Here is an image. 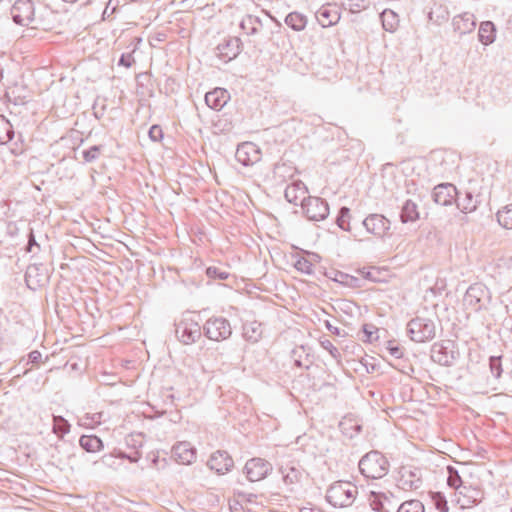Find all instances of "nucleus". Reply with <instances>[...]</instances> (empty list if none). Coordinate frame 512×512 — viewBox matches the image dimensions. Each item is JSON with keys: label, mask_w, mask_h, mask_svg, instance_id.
I'll return each instance as SVG.
<instances>
[{"label": "nucleus", "mask_w": 512, "mask_h": 512, "mask_svg": "<svg viewBox=\"0 0 512 512\" xmlns=\"http://www.w3.org/2000/svg\"><path fill=\"white\" fill-rule=\"evenodd\" d=\"M205 330L208 338L215 341L223 340L231 334L229 322L222 318H215L207 321Z\"/></svg>", "instance_id": "9d476101"}, {"label": "nucleus", "mask_w": 512, "mask_h": 512, "mask_svg": "<svg viewBox=\"0 0 512 512\" xmlns=\"http://www.w3.org/2000/svg\"><path fill=\"white\" fill-rule=\"evenodd\" d=\"M98 152H99V149L97 147H94V148L90 149L89 151H87L85 153L86 160H90L92 158H95L97 156Z\"/></svg>", "instance_id": "e433bc0d"}, {"label": "nucleus", "mask_w": 512, "mask_h": 512, "mask_svg": "<svg viewBox=\"0 0 512 512\" xmlns=\"http://www.w3.org/2000/svg\"><path fill=\"white\" fill-rule=\"evenodd\" d=\"M291 472H292V476L287 474L285 476V481L289 482V483H293L294 481H298V472L295 469H292Z\"/></svg>", "instance_id": "c9c22d12"}, {"label": "nucleus", "mask_w": 512, "mask_h": 512, "mask_svg": "<svg viewBox=\"0 0 512 512\" xmlns=\"http://www.w3.org/2000/svg\"><path fill=\"white\" fill-rule=\"evenodd\" d=\"M363 333H364V342H373L378 340V331L379 329L373 325V324H364L362 327Z\"/></svg>", "instance_id": "bb28decb"}, {"label": "nucleus", "mask_w": 512, "mask_h": 512, "mask_svg": "<svg viewBox=\"0 0 512 512\" xmlns=\"http://www.w3.org/2000/svg\"><path fill=\"white\" fill-rule=\"evenodd\" d=\"M483 499V493L478 487L471 485L462 486L455 491L453 503L462 510L471 509Z\"/></svg>", "instance_id": "20e7f679"}, {"label": "nucleus", "mask_w": 512, "mask_h": 512, "mask_svg": "<svg viewBox=\"0 0 512 512\" xmlns=\"http://www.w3.org/2000/svg\"><path fill=\"white\" fill-rule=\"evenodd\" d=\"M14 136V130L11 123L0 115V145L8 143Z\"/></svg>", "instance_id": "b1692460"}, {"label": "nucleus", "mask_w": 512, "mask_h": 512, "mask_svg": "<svg viewBox=\"0 0 512 512\" xmlns=\"http://www.w3.org/2000/svg\"><path fill=\"white\" fill-rule=\"evenodd\" d=\"M364 226L371 234L383 238L390 230V221L382 215L372 214L364 220Z\"/></svg>", "instance_id": "9b49d317"}, {"label": "nucleus", "mask_w": 512, "mask_h": 512, "mask_svg": "<svg viewBox=\"0 0 512 512\" xmlns=\"http://www.w3.org/2000/svg\"><path fill=\"white\" fill-rule=\"evenodd\" d=\"M284 168H285V165H284V164H283V165H277V166L275 167V174H276L278 171H280V170H282V169H284Z\"/></svg>", "instance_id": "ea45409f"}, {"label": "nucleus", "mask_w": 512, "mask_h": 512, "mask_svg": "<svg viewBox=\"0 0 512 512\" xmlns=\"http://www.w3.org/2000/svg\"><path fill=\"white\" fill-rule=\"evenodd\" d=\"M206 275L213 280H226L229 277V273L227 271L222 270L218 267H208L206 269Z\"/></svg>", "instance_id": "c756f323"}, {"label": "nucleus", "mask_w": 512, "mask_h": 512, "mask_svg": "<svg viewBox=\"0 0 512 512\" xmlns=\"http://www.w3.org/2000/svg\"><path fill=\"white\" fill-rule=\"evenodd\" d=\"M359 274L366 280L381 283L387 281L389 269L386 267L371 266L359 270Z\"/></svg>", "instance_id": "a211bd4d"}, {"label": "nucleus", "mask_w": 512, "mask_h": 512, "mask_svg": "<svg viewBox=\"0 0 512 512\" xmlns=\"http://www.w3.org/2000/svg\"><path fill=\"white\" fill-rule=\"evenodd\" d=\"M24 280H25V283H26L27 287L29 289H32V287L30 285V275H29L28 271H26V273H25Z\"/></svg>", "instance_id": "58836bf2"}, {"label": "nucleus", "mask_w": 512, "mask_h": 512, "mask_svg": "<svg viewBox=\"0 0 512 512\" xmlns=\"http://www.w3.org/2000/svg\"><path fill=\"white\" fill-rule=\"evenodd\" d=\"M473 209H474V207L468 208V210H470V211L473 210ZM464 210H467V207H464Z\"/></svg>", "instance_id": "c03bdc74"}, {"label": "nucleus", "mask_w": 512, "mask_h": 512, "mask_svg": "<svg viewBox=\"0 0 512 512\" xmlns=\"http://www.w3.org/2000/svg\"><path fill=\"white\" fill-rule=\"evenodd\" d=\"M398 512H424V506L418 500L406 501L399 507Z\"/></svg>", "instance_id": "cd10ccee"}, {"label": "nucleus", "mask_w": 512, "mask_h": 512, "mask_svg": "<svg viewBox=\"0 0 512 512\" xmlns=\"http://www.w3.org/2000/svg\"><path fill=\"white\" fill-rule=\"evenodd\" d=\"M358 495L357 486L350 481H337L327 490L326 499L335 508L351 506Z\"/></svg>", "instance_id": "f257e3e1"}, {"label": "nucleus", "mask_w": 512, "mask_h": 512, "mask_svg": "<svg viewBox=\"0 0 512 512\" xmlns=\"http://www.w3.org/2000/svg\"><path fill=\"white\" fill-rule=\"evenodd\" d=\"M457 189L454 185L445 183L437 185L433 190L435 203L441 206H450L455 203Z\"/></svg>", "instance_id": "f8f14e48"}, {"label": "nucleus", "mask_w": 512, "mask_h": 512, "mask_svg": "<svg viewBox=\"0 0 512 512\" xmlns=\"http://www.w3.org/2000/svg\"><path fill=\"white\" fill-rule=\"evenodd\" d=\"M431 498L437 510H439L440 512H448L447 501L441 493H432Z\"/></svg>", "instance_id": "c85d7f7f"}, {"label": "nucleus", "mask_w": 512, "mask_h": 512, "mask_svg": "<svg viewBox=\"0 0 512 512\" xmlns=\"http://www.w3.org/2000/svg\"><path fill=\"white\" fill-rule=\"evenodd\" d=\"M236 158L240 163L248 166L259 161L260 153L252 143H244L237 148Z\"/></svg>", "instance_id": "4468645a"}, {"label": "nucleus", "mask_w": 512, "mask_h": 512, "mask_svg": "<svg viewBox=\"0 0 512 512\" xmlns=\"http://www.w3.org/2000/svg\"><path fill=\"white\" fill-rule=\"evenodd\" d=\"M418 469L410 464L399 467L396 475L397 486L404 491H411L418 487L420 483Z\"/></svg>", "instance_id": "423d86ee"}, {"label": "nucleus", "mask_w": 512, "mask_h": 512, "mask_svg": "<svg viewBox=\"0 0 512 512\" xmlns=\"http://www.w3.org/2000/svg\"><path fill=\"white\" fill-rule=\"evenodd\" d=\"M0 77H2V70L0 69Z\"/></svg>", "instance_id": "a18cd8bd"}, {"label": "nucleus", "mask_w": 512, "mask_h": 512, "mask_svg": "<svg viewBox=\"0 0 512 512\" xmlns=\"http://www.w3.org/2000/svg\"><path fill=\"white\" fill-rule=\"evenodd\" d=\"M307 192L308 189L302 181H294L287 186L285 198L293 204L303 203Z\"/></svg>", "instance_id": "2eb2a0df"}, {"label": "nucleus", "mask_w": 512, "mask_h": 512, "mask_svg": "<svg viewBox=\"0 0 512 512\" xmlns=\"http://www.w3.org/2000/svg\"><path fill=\"white\" fill-rule=\"evenodd\" d=\"M26 250L28 252L32 251V229H30L28 234H27Z\"/></svg>", "instance_id": "4c0bfd02"}, {"label": "nucleus", "mask_w": 512, "mask_h": 512, "mask_svg": "<svg viewBox=\"0 0 512 512\" xmlns=\"http://www.w3.org/2000/svg\"><path fill=\"white\" fill-rule=\"evenodd\" d=\"M317 19L323 27L334 25L340 19L339 8L336 5H325L318 11Z\"/></svg>", "instance_id": "dca6fc26"}, {"label": "nucleus", "mask_w": 512, "mask_h": 512, "mask_svg": "<svg viewBox=\"0 0 512 512\" xmlns=\"http://www.w3.org/2000/svg\"><path fill=\"white\" fill-rule=\"evenodd\" d=\"M341 216L338 218V223H339V226L342 227V228H345L344 227V223H345V217L348 216L349 214V209L347 208H342L341 209Z\"/></svg>", "instance_id": "f704fd0d"}, {"label": "nucleus", "mask_w": 512, "mask_h": 512, "mask_svg": "<svg viewBox=\"0 0 512 512\" xmlns=\"http://www.w3.org/2000/svg\"><path fill=\"white\" fill-rule=\"evenodd\" d=\"M320 261L317 254L307 253V256L299 258L295 263V268L305 274H311L314 270V264Z\"/></svg>", "instance_id": "aec40b11"}, {"label": "nucleus", "mask_w": 512, "mask_h": 512, "mask_svg": "<svg viewBox=\"0 0 512 512\" xmlns=\"http://www.w3.org/2000/svg\"><path fill=\"white\" fill-rule=\"evenodd\" d=\"M174 459L183 465H190L196 459V450L189 442H179L173 447Z\"/></svg>", "instance_id": "ddd939ff"}, {"label": "nucleus", "mask_w": 512, "mask_h": 512, "mask_svg": "<svg viewBox=\"0 0 512 512\" xmlns=\"http://www.w3.org/2000/svg\"><path fill=\"white\" fill-rule=\"evenodd\" d=\"M285 22L288 26L297 31L304 29L306 26V18L297 12H292L288 14V16L285 19Z\"/></svg>", "instance_id": "a878e982"}, {"label": "nucleus", "mask_w": 512, "mask_h": 512, "mask_svg": "<svg viewBox=\"0 0 512 512\" xmlns=\"http://www.w3.org/2000/svg\"><path fill=\"white\" fill-rule=\"evenodd\" d=\"M229 98V93L222 88H215L205 95L206 104L214 110L222 109L229 101Z\"/></svg>", "instance_id": "f3484780"}, {"label": "nucleus", "mask_w": 512, "mask_h": 512, "mask_svg": "<svg viewBox=\"0 0 512 512\" xmlns=\"http://www.w3.org/2000/svg\"><path fill=\"white\" fill-rule=\"evenodd\" d=\"M449 477L447 479V483L450 487L455 488L456 491H458V488H461L464 486L462 484L461 478L456 472H453L452 470H449Z\"/></svg>", "instance_id": "7c9ffc66"}, {"label": "nucleus", "mask_w": 512, "mask_h": 512, "mask_svg": "<svg viewBox=\"0 0 512 512\" xmlns=\"http://www.w3.org/2000/svg\"><path fill=\"white\" fill-rule=\"evenodd\" d=\"M244 474L251 482H258L267 477L272 471L271 464L262 458H252L244 466Z\"/></svg>", "instance_id": "39448f33"}, {"label": "nucleus", "mask_w": 512, "mask_h": 512, "mask_svg": "<svg viewBox=\"0 0 512 512\" xmlns=\"http://www.w3.org/2000/svg\"><path fill=\"white\" fill-rule=\"evenodd\" d=\"M391 14H392V12L384 11L382 15H383V17H386L387 15H391Z\"/></svg>", "instance_id": "37998d69"}, {"label": "nucleus", "mask_w": 512, "mask_h": 512, "mask_svg": "<svg viewBox=\"0 0 512 512\" xmlns=\"http://www.w3.org/2000/svg\"><path fill=\"white\" fill-rule=\"evenodd\" d=\"M400 217L403 223L417 221L420 218L418 205L411 200L406 201L402 207Z\"/></svg>", "instance_id": "412c9836"}, {"label": "nucleus", "mask_w": 512, "mask_h": 512, "mask_svg": "<svg viewBox=\"0 0 512 512\" xmlns=\"http://www.w3.org/2000/svg\"><path fill=\"white\" fill-rule=\"evenodd\" d=\"M408 333L414 342L424 343L436 335V327L432 320L417 317L408 323Z\"/></svg>", "instance_id": "7ed1b4c3"}, {"label": "nucleus", "mask_w": 512, "mask_h": 512, "mask_svg": "<svg viewBox=\"0 0 512 512\" xmlns=\"http://www.w3.org/2000/svg\"><path fill=\"white\" fill-rule=\"evenodd\" d=\"M361 473L368 479H380L389 471V462L379 452L367 453L359 462Z\"/></svg>", "instance_id": "f03ea898"}, {"label": "nucleus", "mask_w": 512, "mask_h": 512, "mask_svg": "<svg viewBox=\"0 0 512 512\" xmlns=\"http://www.w3.org/2000/svg\"><path fill=\"white\" fill-rule=\"evenodd\" d=\"M302 207L307 217L315 221L325 219L329 213L328 205L319 197H308Z\"/></svg>", "instance_id": "6e6552de"}, {"label": "nucleus", "mask_w": 512, "mask_h": 512, "mask_svg": "<svg viewBox=\"0 0 512 512\" xmlns=\"http://www.w3.org/2000/svg\"><path fill=\"white\" fill-rule=\"evenodd\" d=\"M27 359H28V362L32 361V352H29L27 354Z\"/></svg>", "instance_id": "79ce46f5"}, {"label": "nucleus", "mask_w": 512, "mask_h": 512, "mask_svg": "<svg viewBox=\"0 0 512 512\" xmlns=\"http://www.w3.org/2000/svg\"><path fill=\"white\" fill-rule=\"evenodd\" d=\"M232 456L224 450L213 452L208 460V466L219 475H225L234 468Z\"/></svg>", "instance_id": "0eeeda50"}, {"label": "nucleus", "mask_w": 512, "mask_h": 512, "mask_svg": "<svg viewBox=\"0 0 512 512\" xmlns=\"http://www.w3.org/2000/svg\"><path fill=\"white\" fill-rule=\"evenodd\" d=\"M238 40L231 39L218 46L219 57L223 61H230L238 54Z\"/></svg>", "instance_id": "6ab92c4d"}, {"label": "nucleus", "mask_w": 512, "mask_h": 512, "mask_svg": "<svg viewBox=\"0 0 512 512\" xmlns=\"http://www.w3.org/2000/svg\"><path fill=\"white\" fill-rule=\"evenodd\" d=\"M497 221L505 229H512V204L506 205L497 212Z\"/></svg>", "instance_id": "393cba45"}, {"label": "nucleus", "mask_w": 512, "mask_h": 512, "mask_svg": "<svg viewBox=\"0 0 512 512\" xmlns=\"http://www.w3.org/2000/svg\"><path fill=\"white\" fill-rule=\"evenodd\" d=\"M134 63V58L131 54H123L119 60V64L124 67H130Z\"/></svg>", "instance_id": "473e14b6"}, {"label": "nucleus", "mask_w": 512, "mask_h": 512, "mask_svg": "<svg viewBox=\"0 0 512 512\" xmlns=\"http://www.w3.org/2000/svg\"><path fill=\"white\" fill-rule=\"evenodd\" d=\"M12 153L19 154L22 153V150H18L17 148H11Z\"/></svg>", "instance_id": "a19ab883"}, {"label": "nucleus", "mask_w": 512, "mask_h": 512, "mask_svg": "<svg viewBox=\"0 0 512 512\" xmlns=\"http://www.w3.org/2000/svg\"><path fill=\"white\" fill-rule=\"evenodd\" d=\"M387 349L389 350L391 355L399 356L400 355V348L395 345L393 341H389L387 344Z\"/></svg>", "instance_id": "72a5a7b5"}, {"label": "nucleus", "mask_w": 512, "mask_h": 512, "mask_svg": "<svg viewBox=\"0 0 512 512\" xmlns=\"http://www.w3.org/2000/svg\"><path fill=\"white\" fill-rule=\"evenodd\" d=\"M10 12L14 23L28 26L32 22V1L17 0L11 7Z\"/></svg>", "instance_id": "1a4fd4ad"}, {"label": "nucleus", "mask_w": 512, "mask_h": 512, "mask_svg": "<svg viewBox=\"0 0 512 512\" xmlns=\"http://www.w3.org/2000/svg\"><path fill=\"white\" fill-rule=\"evenodd\" d=\"M149 137L152 141L160 142L164 137L162 128L158 125H153L149 130Z\"/></svg>", "instance_id": "2f4dec72"}, {"label": "nucleus", "mask_w": 512, "mask_h": 512, "mask_svg": "<svg viewBox=\"0 0 512 512\" xmlns=\"http://www.w3.org/2000/svg\"><path fill=\"white\" fill-rule=\"evenodd\" d=\"M496 29L492 22L486 21L481 23L479 28V40L484 45H489L495 41Z\"/></svg>", "instance_id": "4be33fe9"}, {"label": "nucleus", "mask_w": 512, "mask_h": 512, "mask_svg": "<svg viewBox=\"0 0 512 512\" xmlns=\"http://www.w3.org/2000/svg\"><path fill=\"white\" fill-rule=\"evenodd\" d=\"M80 445L87 452H97L102 449L103 443L95 435H84L80 438Z\"/></svg>", "instance_id": "5701e85b"}]
</instances>
